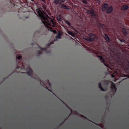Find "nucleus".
Returning a JSON list of instances; mask_svg holds the SVG:
<instances>
[{"instance_id": "nucleus-1", "label": "nucleus", "mask_w": 129, "mask_h": 129, "mask_svg": "<svg viewBox=\"0 0 129 129\" xmlns=\"http://www.w3.org/2000/svg\"><path fill=\"white\" fill-rule=\"evenodd\" d=\"M36 11L41 18L42 19V22L45 26L49 28L50 31L53 32L54 33H56V31L55 30L51 29L52 27L55 26V23L51 18L49 17L40 9L38 8Z\"/></svg>"}, {"instance_id": "nucleus-2", "label": "nucleus", "mask_w": 129, "mask_h": 129, "mask_svg": "<svg viewBox=\"0 0 129 129\" xmlns=\"http://www.w3.org/2000/svg\"><path fill=\"white\" fill-rule=\"evenodd\" d=\"M96 35L94 34H88V37L85 38V39L90 42L94 40L96 38Z\"/></svg>"}, {"instance_id": "nucleus-3", "label": "nucleus", "mask_w": 129, "mask_h": 129, "mask_svg": "<svg viewBox=\"0 0 129 129\" xmlns=\"http://www.w3.org/2000/svg\"><path fill=\"white\" fill-rule=\"evenodd\" d=\"M87 13L88 14L91 15L92 17L95 18H96V16L94 14L93 10L91 9L90 10H87Z\"/></svg>"}, {"instance_id": "nucleus-4", "label": "nucleus", "mask_w": 129, "mask_h": 129, "mask_svg": "<svg viewBox=\"0 0 129 129\" xmlns=\"http://www.w3.org/2000/svg\"><path fill=\"white\" fill-rule=\"evenodd\" d=\"M53 44V43L52 42H51L49 45L48 46H47V48H44L43 49H42L41 47H39V48H40V49H41V50L38 51V53L39 54H40L41 53H42V50H44L45 52L46 53H47V52L46 51V50L47 49V48L49 47V46L51 44Z\"/></svg>"}, {"instance_id": "nucleus-5", "label": "nucleus", "mask_w": 129, "mask_h": 129, "mask_svg": "<svg viewBox=\"0 0 129 129\" xmlns=\"http://www.w3.org/2000/svg\"><path fill=\"white\" fill-rule=\"evenodd\" d=\"M26 71L27 72L28 74V75L31 76L33 74L32 71L30 67H27Z\"/></svg>"}, {"instance_id": "nucleus-6", "label": "nucleus", "mask_w": 129, "mask_h": 129, "mask_svg": "<svg viewBox=\"0 0 129 129\" xmlns=\"http://www.w3.org/2000/svg\"><path fill=\"white\" fill-rule=\"evenodd\" d=\"M110 82L111 84V87L113 91L115 93L116 91V88L115 87V86L114 84V83H113V82L111 81Z\"/></svg>"}, {"instance_id": "nucleus-7", "label": "nucleus", "mask_w": 129, "mask_h": 129, "mask_svg": "<svg viewBox=\"0 0 129 129\" xmlns=\"http://www.w3.org/2000/svg\"><path fill=\"white\" fill-rule=\"evenodd\" d=\"M100 60L102 62H103L104 63V64L105 66L107 67L108 68H109V66L108 64H106L105 63V61L104 59L103 58V57L101 56L100 57Z\"/></svg>"}, {"instance_id": "nucleus-8", "label": "nucleus", "mask_w": 129, "mask_h": 129, "mask_svg": "<svg viewBox=\"0 0 129 129\" xmlns=\"http://www.w3.org/2000/svg\"><path fill=\"white\" fill-rule=\"evenodd\" d=\"M108 7V5L106 4H105L103 6L102 8V11H105L106 8Z\"/></svg>"}, {"instance_id": "nucleus-9", "label": "nucleus", "mask_w": 129, "mask_h": 129, "mask_svg": "<svg viewBox=\"0 0 129 129\" xmlns=\"http://www.w3.org/2000/svg\"><path fill=\"white\" fill-rule=\"evenodd\" d=\"M113 10V8L112 6L109 7L107 9V12L108 14L111 13Z\"/></svg>"}, {"instance_id": "nucleus-10", "label": "nucleus", "mask_w": 129, "mask_h": 129, "mask_svg": "<svg viewBox=\"0 0 129 129\" xmlns=\"http://www.w3.org/2000/svg\"><path fill=\"white\" fill-rule=\"evenodd\" d=\"M61 7L63 9H69V8H68L67 6L66 5L63 4H61L60 5Z\"/></svg>"}, {"instance_id": "nucleus-11", "label": "nucleus", "mask_w": 129, "mask_h": 129, "mask_svg": "<svg viewBox=\"0 0 129 129\" xmlns=\"http://www.w3.org/2000/svg\"><path fill=\"white\" fill-rule=\"evenodd\" d=\"M128 8V7L127 6L124 5L122 7L121 9L122 10H125L127 9Z\"/></svg>"}, {"instance_id": "nucleus-12", "label": "nucleus", "mask_w": 129, "mask_h": 129, "mask_svg": "<svg viewBox=\"0 0 129 129\" xmlns=\"http://www.w3.org/2000/svg\"><path fill=\"white\" fill-rule=\"evenodd\" d=\"M104 37L105 40L107 41H109V38L105 34Z\"/></svg>"}, {"instance_id": "nucleus-13", "label": "nucleus", "mask_w": 129, "mask_h": 129, "mask_svg": "<svg viewBox=\"0 0 129 129\" xmlns=\"http://www.w3.org/2000/svg\"><path fill=\"white\" fill-rule=\"evenodd\" d=\"M67 32L70 35H71L73 37L74 36V34L72 33L71 31H69L68 30H67Z\"/></svg>"}, {"instance_id": "nucleus-14", "label": "nucleus", "mask_w": 129, "mask_h": 129, "mask_svg": "<svg viewBox=\"0 0 129 129\" xmlns=\"http://www.w3.org/2000/svg\"><path fill=\"white\" fill-rule=\"evenodd\" d=\"M122 31L124 34L125 36L127 34V33L126 29L124 28H123L122 29Z\"/></svg>"}, {"instance_id": "nucleus-15", "label": "nucleus", "mask_w": 129, "mask_h": 129, "mask_svg": "<svg viewBox=\"0 0 129 129\" xmlns=\"http://www.w3.org/2000/svg\"><path fill=\"white\" fill-rule=\"evenodd\" d=\"M99 87L100 88L101 90L103 91H105V90H104L103 89V87L101 86V83L100 82L99 83Z\"/></svg>"}, {"instance_id": "nucleus-16", "label": "nucleus", "mask_w": 129, "mask_h": 129, "mask_svg": "<svg viewBox=\"0 0 129 129\" xmlns=\"http://www.w3.org/2000/svg\"><path fill=\"white\" fill-rule=\"evenodd\" d=\"M61 38V35L59 33L57 35V36L56 37V39H59Z\"/></svg>"}, {"instance_id": "nucleus-17", "label": "nucleus", "mask_w": 129, "mask_h": 129, "mask_svg": "<svg viewBox=\"0 0 129 129\" xmlns=\"http://www.w3.org/2000/svg\"><path fill=\"white\" fill-rule=\"evenodd\" d=\"M60 0H55L54 3L56 4H58Z\"/></svg>"}, {"instance_id": "nucleus-18", "label": "nucleus", "mask_w": 129, "mask_h": 129, "mask_svg": "<svg viewBox=\"0 0 129 129\" xmlns=\"http://www.w3.org/2000/svg\"><path fill=\"white\" fill-rule=\"evenodd\" d=\"M66 22L69 25H71V23L67 21H66Z\"/></svg>"}, {"instance_id": "nucleus-19", "label": "nucleus", "mask_w": 129, "mask_h": 129, "mask_svg": "<svg viewBox=\"0 0 129 129\" xmlns=\"http://www.w3.org/2000/svg\"><path fill=\"white\" fill-rule=\"evenodd\" d=\"M82 2L84 4H87V1L86 0H82Z\"/></svg>"}, {"instance_id": "nucleus-20", "label": "nucleus", "mask_w": 129, "mask_h": 129, "mask_svg": "<svg viewBox=\"0 0 129 129\" xmlns=\"http://www.w3.org/2000/svg\"><path fill=\"white\" fill-rule=\"evenodd\" d=\"M21 58V56H18V57H17V59L19 60Z\"/></svg>"}, {"instance_id": "nucleus-21", "label": "nucleus", "mask_w": 129, "mask_h": 129, "mask_svg": "<svg viewBox=\"0 0 129 129\" xmlns=\"http://www.w3.org/2000/svg\"><path fill=\"white\" fill-rule=\"evenodd\" d=\"M65 0H60V1L62 3L63 2H65Z\"/></svg>"}, {"instance_id": "nucleus-22", "label": "nucleus", "mask_w": 129, "mask_h": 129, "mask_svg": "<svg viewBox=\"0 0 129 129\" xmlns=\"http://www.w3.org/2000/svg\"><path fill=\"white\" fill-rule=\"evenodd\" d=\"M57 19H58V20L59 21H60L61 20V19L60 18H58Z\"/></svg>"}, {"instance_id": "nucleus-23", "label": "nucleus", "mask_w": 129, "mask_h": 129, "mask_svg": "<svg viewBox=\"0 0 129 129\" xmlns=\"http://www.w3.org/2000/svg\"><path fill=\"white\" fill-rule=\"evenodd\" d=\"M43 2L45 3V0H41Z\"/></svg>"}, {"instance_id": "nucleus-24", "label": "nucleus", "mask_w": 129, "mask_h": 129, "mask_svg": "<svg viewBox=\"0 0 129 129\" xmlns=\"http://www.w3.org/2000/svg\"><path fill=\"white\" fill-rule=\"evenodd\" d=\"M112 77H114V76H113V75H112Z\"/></svg>"}, {"instance_id": "nucleus-25", "label": "nucleus", "mask_w": 129, "mask_h": 129, "mask_svg": "<svg viewBox=\"0 0 129 129\" xmlns=\"http://www.w3.org/2000/svg\"><path fill=\"white\" fill-rule=\"evenodd\" d=\"M88 1H89V0H88Z\"/></svg>"}]
</instances>
